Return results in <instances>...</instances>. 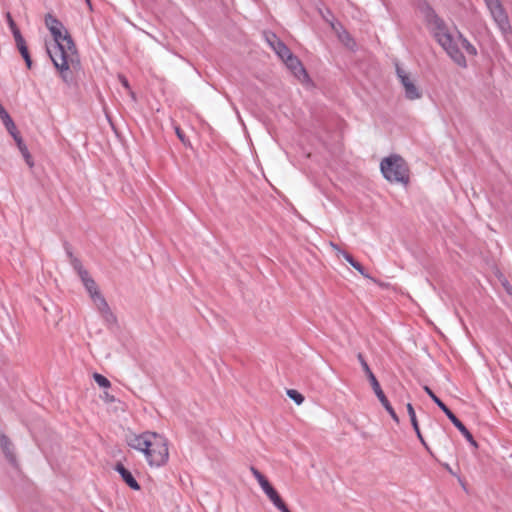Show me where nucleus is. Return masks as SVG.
<instances>
[{"mask_svg": "<svg viewBox=\"0 0 512 512\" xmlns=\"http://www.w3.org/2000/svg\"><path fill=\"white\" fill-rule=\"evenodd\" d=\"M46 50L61 79L66 84H70L73 80L70 68L77 70L81 67L79 53L72 36L65 30L61 40L54 41L53 49L46 46Z\"/></svg>", "mask_w": 512, "mask_h": 512, "instance_id": "f257e3e1", "label": "nucleus"}, {"mask_svg": "<svg viewBox=\"0 0 512 512\" xmlns=\"http://www.w3.org/2000/svg\"><path fill=\"white\" fill-rule=\"evenodd\" d=\"M380 169L383 177L392 183L407 185L410 181V170L406 161L397 154L382 159Z\"/></svg>", "mask_w": 512, "mask_h": 512, "instance_id": "f03ea898", "label": "nucleus"}, {"mask_svg": "<svg viewBox=\"0 0 512 512\" xmlns=\"http://www.w3.org/2000/svg\"><path fill=\"white\" fill-rule=\"evenodd\" d=\"M145 450V457L150 466L160 467L168 461L169 450L167 439L155 432L151 433V439Z\"/></svg>", "mask_w": 512, "mask_h": 512, "instance_id": "7ed1b4c3", "label": "nucleus"}, {"mask_svg": "<svg viewBox=\"0 0 512 512\" xmlns=\"http://www.w3.org/2000/svg\"><path fill=\"white\" fill-rule=\"evenodd\" d=\"M357 359L371 385L372 390L374 391L376 397L378 398L379 402L382 404L384 409L388 412V414L391 416V418L396 422L399 423V417L397 413L395 412L394 408L392 407L390 401L386 397L384 391L381 388V385L379 381L377 380L376 376L372 372L370 366L368 365L364 355L362 353L357 354Z\"/></svg>", "mask_w": 512, "mask_h": 512, "instance_id": "20e7f679", "label": "nucleus"}, {"mask_svg": "<svg viewBox=\"0 0 512 512\" xmlns=\"http://www.w3.org/2000/svg\"><path fill=\"white\" fill-rule=\"evenodd\" d=\"M424 13L426 20L429 23L433 24L436 29L434 37L436 38L440 46L444 50H447L448 48L454 46L456 43L454 42L451 33L448 32L444 20L438 16V14L429 4H426Z\"/></svg>", "mask_w": 512, "mask_h": 512, "instance_id": "39448f33", "label": "nucleus"}, {"mask_svg": "<svg viewBox=\"0 0 512 512\" xmlns=\"http://www.w3.org/2000/svg\"><path fill=\"white\" fill-rule=\"evenodd\" d=\"M423 390L431 398V400L439 407V409H441V411L447 416V418L452 422V424L459 430V432L464 436V438L474 448H478V444L475 441L471 432L457 418V416L451 411V409L433 392V390L427 385L423 387Z\"/></svg>", "mask_w": 512, "mask_h": 512, "instance_id": "423d86ee", "label": "nucleus"}, {"mask_svg": "<svg viewBox=\"0 0 512 512\" xmlns=\"http://www.w3.org/2000/svg\"><path fill=\"white\" fill-rule=\"evenodd\" d=\"M495 23L502 31V33H507L511 31V25L509 22L508 15L501 4L500 0H484Z\"/></svg>", "mask_w": 512, "mask_h": 512, "instance_id": "0eeeda50", "label": "nucleus"}, {"mask_svg": "<svg viewBox=\"0 0 512 512\" xmlns=\"http://www.w3.org/2000/svg\"><path fill=\"white\" fill-rule=\"evenodd\" d=\"M396 75L404 87L405 98L416 100L422 97L421 90L416 86L410 75L398 64H395Z\"/></svg>", "mask_w": 512, "mask_h": 512, "instance_id": "6e6552de", "label": "nucleus"}, {"mask_svg": "<svg viewBox=\"0 0 512 512\" xmlns=\"http://www.w3.org/2000/svg\"><path fill=\"white\" fill-rule=\"evenodd\" d=\"M280 59L285 63L287 68L291 70L294 76L297 77L299 80L303 81L309 79V75L305 67L303 66L302 62L296 55H294L291 52V50H289V52L286 55H283Z\"/></svg>", "mask_w": 512, "mask_h": 512, "instance_id": "1a4fd4ad", "label": "nucleus"}, {"mask_svg": "<svg viewBox=\"0 0 512 512\" xmlns=\"http://www.w3.org/2000/svg\"><path fill=\"white\" fill-rule=\"evenodd\" d=\"M331 28L337 34L339 41L349 50L355 51L357 48V43L352 35L344 28V26L340 22L329 21Z\"/></svg>", "mask_w": 512, "mask_h": 512, "instance_id": "9d476101", "label": "nucleus"}, {"mask_svg": "<svg viewBox=\"0 0 512 512\" xmlns=\"http://www.w3.org/2000/svg\"><path fill=\"white\" fill-rule=\"evenodd\" d=\"M0 447L2 449L3 454L7 461L13 466L17 467V458L14 453V445L11 442L10 438L4 433L0 434Z\"/></svg>", "mask_w": 512, "mask_h": 512, "instance_id": "9b49d317", "label": "nucleus"}, {"mask_svg": "<svg viewBox=\"0 0 512 512\" xmlns=\"http://www.w3.org/2000/svg\"><path fill=\"white\" fill-rule=\"evenodd\" d=\"M115 471L119 473L121 479L132 490L138 491L141 489L140 484L137 482L130 470H128L122 463H116Z\"/></svg>", "mask_w": 512, "mask_h": 512, "instance_id": "f8f14e48", "label": "nucleus"}, {"mask_svg": "<svg viewBox=\"0 0 512 512\" xmlns=\"http://www.w3.org/2000/svg\"><path fill=\"white\" fill-rule=\"evenodd\" d=\"M45 24L49 29L51 35L53 36L54 41L61 40L62 38V29L66 30L63 27V24L52 14L48 13L45 16Z\"/></svg>", "mask_w": 512, "mask_h": 512, "instance_id": "ddd939ff", "label": "nucleus"}, {"mask_svg": "<svg viewBox=\"0 0 512 512\" xmlns=\"http://www.w3.org/2000/svg\"><path fill=\"white\" fill-rule=\"evenodd\" d=\"M151 433L152 432H145L140 435H133L130 439L127 440L128 446L142 453H145V450L148 449L147 445L151 439Z\"/></svg>", "mask_w": 512, "mask_h": 512, "instance_id": "4468645a", "label": "nucleus"}, {"mask_svg": "<svg viewBox=\"0 0 512 512\" xmlns=\"http://www.w3.org/2000/svg\"><path fill=\"white\" fill-rule=\"evenodd\" d=\"M406 408H407V412H408V415H409V418H410V422H411V425L416 433V436L417 438L419 439V441L421 442V444L425 447V449L432 455V451L430 450V447L428 446V444L426 443L422 433H421V430H420V427H419V423H418V420H417V417H416V413H415V410H414V407L411 403H408L406 405Z\"/></svg>", "mask_w": 512, "mask_h": 512, "instance_id": "2eb2a0df", "label": "nucleus"}, {"mask_svg": "<svg viewBox=\"0 0 512 512\" xmlns=\"http://www.w3.org/2000/svg\"><path fill=\"white\" fill-rule=\"evenodd\" d=\"M12 138L14 139V141L16 142V145L19 149V151L21 152L25 162L27 163V165L29 167H33L34 166V162H33V158H32V155L30 154L29 150H28V147L26 146V144L24 143L18 129L14 130L12 133H9Z\"/></svg>", "mask_w": 512, "mask_h": 512, "instance_id": "dca6fc26", "label": "nucleus"}, {"mask_svg": "<svg viewBox=\"0 0 512 512\" xmlns=\"http://www.w3.org/2000/svg\"><path fill=\"white\" fill-rule=\"evenodd\" d=\"M266 39L271 48L280 58L289 52L290 49L281 39L277 37L275 33L270 32L266 35Z\"/></svg>", "mask_w": 512, "mask_h": 512, "instance_id": "f3484780", "label": "nucleus"}, {"mask_svg": "<svg viewBox=\"0 0 512 512\" xmlns=\"http://www.w3.org/2000/svg\"><path fill=\"white\" fill-rule=\"evenodd\" d=\"M341 255L343 256V258L355 269L357 270L363 277L367 278V279H371L372 281H374L375 283L377 282L376 279H374L373 277H371L367 272H366V269L365 267L359 262L357 261L350 253H348L347 251H341Z\"/></svg>", "mask_w": 512, "mask_h": 512, "instance_id": "a211bd4d", "label": "nucleus"}, {"mask_svg": "<svg viewBox=\"0 0 512 512\" xmlns=\"http://www.w3.org/2000/svg\"><path fill=\"white\" fill-rule=\"evenodd\" d=\"M447 54L450 56V58L460 67L466 68L467 67V61L464 56V54L459 49L458 45L455 44L454 46L448 48L445 50Z\"/></svg>", "mask_w": 512, "mask_h": 512, "instance_id": "6ab92c4d", "label": "nucleus"}, {"mask_svg": "<svg viewBox=\"0 0 512 512\" xmlns=\"http://www.w3.org/2000/svg\"><path fill=\"white\" fill-rule=\"evenodd\" d=\"M263 491L278 510L285 508L286 503L284 502V500L282 499V497L279 495V493L273 487L272 484L268 486L266 490Z\"/></svg>", "mask_w": 512, "mask_h": 512, "instance_id": "aec40b11", "label": "nucleus"}, {"mask_svg": "<svg viewBox=\"0 0 512 512\" xmlns=\"http://www.w3.org/2000/svg\"><path fill=\"white\" fill-rule=\"evenodd\" d=\"M0 119L3 123V125L5 126L6 130L8 131V133H12L14 130L17 129L13 119L11 118V116L9 115L7 110L2 106L1 103H0Z\"/></svg>", "mask_w": 512, "mask_h": 512, "instance_id": "412c9836", "label": "nucleus"}, {"mask_svg": "<svg viewBox=\"0 0 512 512\" xmlns=\"http://www.w3.org/2000/svg\"><path fill=\"white\" fill-rule=\"evenodd\" d=\"M250 471L253 474V476L258 481L259 485L261 486L262 490H266L268 486L271 485L269 480L254 466H250Z\"/></svg>", "mask_w": 512, "mask_h": 512, "instance_id": "4be33fe9", "label": "nucleus"}, {"mask_svg": "<svg viewBox=\"0 0 512 512\" xmlns=\"http://www.w3.org/2000/svg\"><path fill=\"white\" fill-rule=\"evenodd\" d=\"M458 39L461 42L462 47L465 49L468 55L476 56L477 49L474 45H472L467 38H465L461 33L458 35Z\"/></svg>", "mask_w": 512, "mask_h": 512, "instance_id": "5701e85b", "label": "nucleus"}, {"mask_svg": "<svg viewBox=\"0 0 512 512\" xmlns=\"http://www.w3.org/2000/svg\"><path fill=\"white\" fill-rule=\"evenodd\" d=\"M90 297L97 306L99 311L102 309H106L109 306L106 299L104 298L100 291H98L96 294L90 295Z\"/></svg>", "mask_w": 512, "mask_h": 512, "instance_id": "b1692460", "label": "nucleus"}, {"mask_svg": "<svg viewBox=\"0 0 512 512\" xmlns=\"http://www.w3.org/2000/svg\"><path fill=\"white\" fill-rule=\"evenodd\" d=\"M100 313L102 314V317L106 323H108V324H116L117 323V318L114 315V313L111 311L109 306L106 309L100 310Z\"/></svg>", "mask_w": 512, "mask_h": 512, "instance_id": "393cba45", "label": "nucleus"}, {"mask_svg": "<svg viewBox=\"0 0 512 512\" xmlns=\"http://www.w3.org/2000/svg\"><path fill=\"white\" fill-rule=\"evenodd\" d=\"M286 394L297 405L302 404L304 401V396L299 391H297L295 389H287Z\"/></svg>", "mask_w": 512, "mask_h": 512, "instance_id": "a878e982", "label": "nucleus"}, {"mask_svg": "<svg viewBox=\"0 0 512 512\" xmlns=\"http://www.w3.org/2000/svg\"><path fill=\"white\" fill-rule=\"evenodd\" d=\"M93 379L102 388H109L111 386L109 379L100 373H93Z\"/></svg>", "mask_w": 512, "mask_h": 512, "instance_id": "bb28decb", "label": "nucleus"}, {"mask_svg": "<svg viewBox=\"0 0 512 512\" xmlns=\"http://www.w3.org/2000/svg\"><path fill=\"white\" fill-rule=\"evenodd\" d=\"M82 283L89 295L96 294L99 291L98 286L92 277L85 279Z\"/></svg>", "mask_w": 512, "mask_h": 512, "instance_id": "cd10ccee", "label": "nucleus"}, {"mask_svg": "<svg viewBox=\"0 0 512 512\" xmlns=\"http://www.w3.org/2000/svg\"><path fill=\"white\" fill-rule=\"evenodd\" d=\"M13 37H14L16 47H17L19 53L22 51L28 50L26 41L21 33H15V35Z\"/></svg>", "mask_w": 512, "mask_h": 512, "instance_id": "c85d7f7f", "label": "nucleus"}, {"mask_svg": "<svg viewBox=\"0 0 512 512\" xmlns=\"http://www.w3.org/2000/svg\"><path fill=\"white\" fill-rule=\"evenodd\" d=\"M6 19H7L8 26H9L13 36L15 35V33H21L20 29L18 28L17 24L15 23L14 19L12 18L10 12L6 13Z\"/></svg>", "mask_w": 512, "mask_h": 512, "instance_id": "c756f323", "label": "nucleus"}, {"mask_svg": "<svg viewBox=\"0 0 512 512\" xmlns=\"http://www.w3.org/2000/svg\"><path fill=\"white\" fill-rule=\"evenodd\" d=\"M23 60L25 61V64H26V67L28 69H32V66H33V61H32V58H31V55H30V52H29V49L28 50H25V51H22L20 52Z\"/></svg>", "mask_w": 512, "mask_h": 512, "instance_id": "7c9ffc66", "label": "nucleus"}, {"mask_svg": "<svg viewBox=\"0 0 512 512\" xmlns=\"http://www.w3.org/2000/svg\"><path fill=\"white\" fill-rule=\"evenodd\" d=\"M119 80H120L122 86L129 91L131 97L133 99H135L136 98L135 93L131 90V86H130L127 78L123 75H119Z\"/></svg>", "mask_w": 512, "mask_h": 512, "instance_id": "2f4dec72", "label": "nucleus"}, {"mask_svg": "<svg viewBox=\"0 0 512 512\" xmlns=\"http://www.w3.org/2000/svg\"><path fill=\"white\" fill-rule=\"evenodd\" d=\"M70 263L75 271L81 270L83 268L82 262L77 257L72 258Z\"/></svg>", "mask_w": 512, "mask_h": 512, "instance_id": "473e14b6", "label": "nucleus"}, {"mask_svg": "<svg viewBox=\"0 0 512 512\" xmlns=\"http://www.w3.org/2000/svg\"><path fill=\"white\" fill-rule=\"evenodd\" d=\"M501 284L506 293L512 296V285L509 283V281L506 278H503V280H501Z\"/></svg>", "mask_w": 512, "mask_h": 512, "instance_id": "72a5a7b5", "label": "nucleus"}, {"mask_svg": "<svg viewBox=\"0 0 512 512\" xmlns=\"http://www.w3.org/2000/svg\"><path fill=\"white\" fill-rule=\"evenodd\" d=\"M101 398L106 402V403H113L116 401V398L115 396L111 395L109 392L107 391H104L103 392V395L101 396Z\"/></svg>", "mask_w": 512, "mask_h": 512, "instance_id": "f704fd0d", "label": "nucleus"}, {"mask_svg": "<svg viewBox=\"0 0 512 512\" xmlns=\"http://www.w3.org/2000/svg\"><path fill=\"white\" fill-rule=\"evenodd\" d=\"M76 272L82 282L85 281V279H89L91 277L89 272L84 267L81 270H77Z\"/></svg>", "mask_w": 512, "mask_h": 512, "instance_id": "c9c22d12", "label": "nucleus"}, {"mask_svg": "<svg viewBox=\"0 0 512 512\" xmlns=\"http://www.w3.org/2000/svg\"><path fill=\"white\" fill-rule=\"evenodd\" d=\"M64 249H65L66 254H67V256H68V258L70 260L75 257L73 255L72 248H71L70 244L67 241L64 242Z\"/></svg>", "mask_w": 512, "mask_h": 512, "instance_id": "e433bc0d", "label": "nucleus"}, {"mask_svg": "<svg viewBox=\"0 0 512 512\" xmlns=\"http://www.w3.org/2000/svg\"><path fill=\"white\" fill-rule=\"evenodd\" d=\"M175 132H176V135L177 137L183 142L185 143V134L184 132L181 130L180 127H176L175 128Z\"/></svg>", "mask_w": 512, "mask_h": 512, "instance_id": "4c0bfd02", "label": "nucleus"}, {"mask_svg": "<svg viewBox=\"0 0 512 512\" xmlns=\"http://www.w3.org/2000/svg\"><path fill=\"white\" fill-rule=\"evenodd\" d=\"M457 478H458V481H459L460 485L462 486V488L465 491H467L466 482L460 476H457Z\"/></svg>", "mask_w": 512, "mask_h": 512, "instance_id": "58836bf2", "label": "nucleus"}, {"mask_svg": "<svg viewBox=\"0 0 512 512\" xmlns=\"http://www.w3.org/2000/svg\"><path fill=\"white\" fill-rule=\"evenodd\" d=\"M332 247L334 248V250H336L338 252V255H341V249L339 248V246L337 244H334V243H331Z\"/></svg>", "mask_w": 512, "mask_h": 512, "instance_id": "ea45409f", "label": "nucleus"}, {"mask_svg": "<svg viewBox=\"0 0 512 512\" xmlns=\"http://www.w3.org/2000/svg\"><path fill=\"white\" fill-rule=\"evenodd\" d=\"M85 2H86V4H87V6H88L89 10H90V11H93V6H92V2H91V0H85Z\"/></svg>", "mask_w": 512, "mask_h": 512, "instance_id": "a19ab883", "label": "nucleus"}, {"mask_svg": "<svg viewBox=\"0 0 512 512\" xmlns=\"http://www.w3.org/2000/svg\"><path fill=\"white\" fill-rule=\"evenodd\" d=\"M280 511L281 512H291L287 505L285 506V508H282Z\"/></svg>", "mask_w": 512, "mask_h": 512, "instance_id": "79ce46f5", "label": "nucleus"}, {"mask_svg": "<svg viewBox=\"0 0 512 512\" xmlns=\"http://www.w3.org/2000/svg\"><path fill=\"white\" fill-rule=\"evenodd\" d=\"M449 473H450V474H452L453 476H456V477L458 476V475L454 472V470H452V469H451V470H449Z\"/></svg>", "mask_w": 512, "mask_h": 512, "instance_id": "37998d69", "label": "nucleus"}]
</instances>
